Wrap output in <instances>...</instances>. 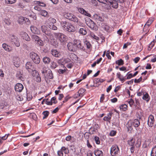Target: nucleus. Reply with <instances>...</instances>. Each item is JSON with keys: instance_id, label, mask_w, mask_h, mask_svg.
Wrapping results in <instances>:
<instances>
[{"instance_id": "1", "label": "nucleus", "mask_w": 156, "mask_h": 156, "mask_svg": "<svg viewBox=\"0 0 156 156\" xmlns=\"http://www.w3.org/2000/svg\"><path fill=\"white\" fill-rule=\"evenodd\" d=\"M61 25L62 29L65 31L69 32H73L75 31V28L71 23L66 21H62Z\"/></svg>"}, {"instance_id": "2", "label": "nucleus", "mask_w": 156, "mask_h": 156, "mask_svg": "<svg viewBox=\"0 0 156 156\" xmlns=\"http://www.w3.org/2000/svg\"><path fill=\"white\" fill-rule=\"evenodd\" d=\"M30 55L34 62L38 64L40 62V58L39 56L34 52H31L30 53Z\"/></svg>"}, {"instance_id": "3", "label": "nucleus", "mask_w": 156, "mask_h": 156, "mask_svg": "<svg viewBox=\"0 0 156 156\" xmlns=\"http://www.w3.org/2000/svg\"><path fill=\"white\" fill-rule=\"evenodd\" d=\"M64 16L67 19L76 23L78 22V20L74 15L68 12L64 13Z\"/></svg>"}, {"instance_id": "4", "label": "nucleus", "mask_w": 156, "mask_h": 156, "mask_svg": "<svg viewBox=\"0 0 156 156\" xmlns=\"http://www.w3.org/2000/svg\"><path fill=\"white\" fill-rule=\"evenodd\" d=\"M9 40L13 44H15L16 47L20 46V43L18 38L16 36L12 35L10 36Z\"/></svg>"}, {"instance_id": "5", "label": "nucleus", "mask_w": 156, "mask_h": 156, "mask_svg": "<svg viewBox=\"0 0 156 156\" xmlns=\"http://www.w3.org/2000/svg\"><path fill=\"white\" fill-rule=\"evenodd\" d=\"M73 43L74 44L75 47L77 48L78 49L81 50L85 49L84 45L80 40L75 39L73 40Z\"/></svg>"}, {"instance_id": "6", "label": "nucleus", "mask_w": 156, "mask_h": 156, "mask_svg": "<svg viewBox=\"0 0 156 156\" xmlns=\"http://www.w3.org/2000/svg\"><path fill=\"white\" fill-rule=\"evenodd\" d=\"M119 152V149L117 145H114L112 146L110 149V153L112 156H116Z\"/></svg>"}, {"instance_id": "7", "label": "nucleus", "mask_w": 156, "mask_h": 156, "mask_svg": "<svg viewBox=\"0 0 156 156\" xmlns=\"http://www.w3.org/2000/svg\"><path fill=\"white\" fill-rule=\"evenodd\" d=\"M55 35L56 38L58 39L61 43L64 42L66 41V36L62 33H55Z\"/></svg>"}, {"instance_id": "8", "label": "nucleus", "mask_w": 156, "mask_h": 156, "mask_svg": "<svg viewBox=\"0 0 156 156\" xmlns=\"http://www.w3.org/2000/svg\"><path fill=\"white\" fill-rule=\"evenodd\" d=\"M154 122V117L152 115H150L148 117L147 124L150 127H152Z\"/></svg>"}, {"instance_id": "9", "label": "nucleus", "mask_w": 156, "mask_h": 156, "mask_svg": "<svg viewBox=\"0 0 156 156\" xmlns=\"http://www.w3.org/2000/svg\"><path fill=\"white\" fill-rule=\"evenodd\" d=\"M87 24L91 29L94 30H97V28L96 25L91 20H90V21L88 23H87Z\"/></svg>"}, {"instance_id": "10", "label": "nucleus", "mask_w": 156, "mask_h": 156, "mask_svg": "<svg viewBox=\"0 0 156 156\" xmlns=\"http://www.w3.org/2000/svg\"><path fill=\"white\" fill-rule=\"evenodd\" d=\"M23 87V86L22 84L18 83L15 85V89L16 92H20L22 91Z\"/></svg>"}, {"instance_id": "11", "label": "nucleus", "mask_w": 156, "mask_h": 156, "mask_svg": "<svg viewBox=\"0 0 156 156\" xmlns=\"http://www.w3.org/2000/svg\"><path fill=\"white\" fill-rule=\"evenodd\" d=\"M26 68L29 72H32V71L34 69V66L32 65V64L30 62H28L26 63Z\"/></svg>"}, {"instance_id": "12", "label": "nucleus", "mask_w": 156, "mask_h": 156, "mask_svg": "<svg viewBox=\"0 0 156 156\" xmlns=\"http://www.w3.org/2000/svg\"><path fill=\"white\" fill-rule=\"evenodd\" d=\"M41 30L42 32L44 34V38L45 39V38H47V37L46 36V35L47 36H49L51 34L49 33L48 31L47 30V27L45 26H42L41 27Z\"/></svg>"}, {"instance_id": "13", "label": "nucleus", "mask_w": 156, "mask_h": 156, "mask_svg": "<svg viewBox=\"0 0 156 156\" xmlns=\"http://www.w3.org/2000/svg\"><path fill=\"white\" fill-rule=\"evenodd\" d=\"M67 46L69 51H75L76 47L74 43H69L68 44Z\"/></svg>"}, {"instance_id": "14", "label": "nucleus", "mask_w": 156, "mask_h": 156, "mask_svg": "<svg viewBox=\"0 0 156 156\" xmlns=\"http://www.w3.org/2000/svg\"><path fill=\"white\" fill-rule=\"evenodd\" d=\"M78 11L80 13L88 17H90L91 15L90 14L87 12L84 9L82 8H78Z\"/></svg>"}, {"instance_id": "15", "label": "nucleus", "mask_w": 156, "mask_h": 156, "mask_svg": "<svg viewBox=\"0 0 156 156\" xmlns=\"http://www.w3.org/2000/svg\"><path fill=\"white\" fill-rule=\"evenodd\" d=\"M154 21L153 18L149 19L147 23L145 24L144 28L143 30L145 29L146 28H148L151 25Z\"/></svg>"}, {"instance_id": "16", "label": "nucleus", "mask_w": 156, "mask_h": 156, "mask_svg": "<svg viewBox=\"0 0 156 156\" xmlns=\"http://www.w3.org/2000/svg\"><path fill=\"white\" fill-rule=\"evenodd\" d=\"M93 17L96 21H103L104 20L103 18L100 15L95 14L94 15Z\"/></svg>"}, {"instance_id": "17", "label": "nucleus", "mask_w": 156, "mask_h": 156, "mask_svg": "<svg viewBox=\"0 0 156 156\" xmlns=\"http://www.w3.org/2000/svg\"><path fill=\"white\" fill-rule=\"evenodd\" d=\"M102 29L105 31L108 32L109 30L110 27L109 26L105 23H101L100 25Z\"/></svg>"}, {"instance_id": "18", "label": "nucleus", "mask_w": 156, "mask_h": 156, "mask_svg": "<svg viewBox=\"0 0 156 156\" xmlns=\"http://www.w3.org/2000/svg\"><path fill=\"white\" fill-rule=\"evenodd\" d=\"M112 114V112L109 113L106 116L104 117L103 120L110 122Z\"/></svg>"}, {"instance_id": "19", "label": "nucleus", "mask_w": 156, "mask_h": 156, "mask_svg": "<svg viewBox=\"0 0 156 156\" xmlns=\"http://www.w3.org/2000/svg\"><path fill=\"white\" fill-rule=\"evenodd\" d=\"M151 140L150 139H146L144 143L143 144V147L144 148H146L148 147L151 143Z\"/></svg>"}, {"instance_id": "20", "label": "nucleus", "mask_w": 156, "mask_h": 156, "mask_svg": "<svg viewBox=\"0 0 156 156\" xmlns=\"http://www.w3.org/2000/svg\"><path fill=\"white\" fill-rule=\"evenodd\" d=\"M30 30L34 34H38L40 33L39 30L34 26H31L30 27Z\"/></svg>"}, {"instance_id": "21", "label": "nucleus", "mask_w": 156, "mask_h": 156, "mask_svg": "<svg viewBox=\"0 0 156 156\" xmlns=\"http://www.w3.org/2000/svg\"><path fill=\"white\" fill-rule=\"evenodd\" d=\"M132 125L135 127H138L140 125V122L138 119H134L132 122Z\"/></svg>"}, {"instance_id": "22", "label": "nucleus", "mask_w": 156, "mask_h": 156, "mask_svg": "<svg viewBox=\"0 0 156 156\" xmlns=\"http://www.w3.org/2000/svg\"><path fill=\"white\" fill-rule=\"evenodd\" d=\"M79 32L80 34L83 35H86L87 33L86 28L84 27L80 28Z\"/></svg>"}, {"instance_id": "23", "label": "nucleus", "mask_w": 156, "mask_h": 156, "mask_svg": "<svg viewBox=\"0 0 156 156\" xmlns=\"http://www.w3.org/2000/svg\"><path fill=\"white\" fill-rule=\"evenodd\" d=\"M28 20L26 18L21 17L18 19V22L20 24L23 23H25Z\"/></svg>"}, {"instance_id": "24", "label": "nucleus", "mask_w": 156, "mask_h": 156, "mask_svg": "<svg viewBox=\"0 0 156 156\" xmlns=\"http://www.w3.org/2000/svg\"><path fill=\"white\" fill-rule=\"evenodd\" d=\"M51 54L56 57H59L60 56V54L55 50H52L51 51Z\"/></svg>"}, {"instance_id": "25", "label": "nucleus", "mask_w": 156, "mask_h": 156, "mask_svg": "<svg viewBox=\"0 0 156 156\" xmlns=\"http://www.w3.org/2000/svg\"><path fill=\"white\" fill-rule=\"evenodd\" d=\"M94 154L96 156H102L103 154V152L98 149H97L94 151Z\"/></svg>"}, {"instance_id": "26", "label": "nucleus", "mask_w": 156, "mask_h": 156, "mask_svg": "<svg viewBox=\"0 0 156 156\" xmlns=\"http://www.w3.org/2000/svg\"><path fill=\"white\" fill-rule=\"evenodd\" d=\"M116 76L119 80L122 81V83H123L126 80V78H123L119 72L117 73Z\"/></svg>"}, {"instance_id": "27", "label": "nucleus", "mask_w": 156, "mask_h": 156, "mask_svg": "<svg viewBox=\"0 0 156 156\" xmlns=\"http://www.w3.org/2000/svg\"><path fill=\"white\" fill-rule=\"evenodd\" d=\"M20 61L19 58L18 57H15L13 58V62L14 65L17 67H19V63Z\"/></svg>"}, {"instance_id": "28", "label": "nucleus", "mask_w": 156, "mask_h": 156, "mask_svg": "<svg viewBox=\"0 0 156 156\" xmlns=\"http://www.w3.org/2000/svg\"><path fill=\"white\" fill-rule=\"evenodd\" d=\"M135 140L134 139L132 138L130 140H129L128 141V144L131 147L134 146L135 143Z\"/></svg>"}, {"instance_id": "29", "label": "nucleus", "mask_w": 156, "mask_h": 156, "mask_svg": "<svg viewBox=\"0 0 156 156\" xmlns=\"http://www.w3.org/2000/svg\"><path fill=\"white\" fill-rule=\"evenodd\" d=\"M118 2L115 0H113V2H112V3H110L111 5H112V6L115 9H117L118 7Z\"/></svg>"}, {"instance_id": "30", "label": "nucleus", "mask_w": 156, "mask_h": 156, "mask_svg": "<svg viewBox=\"0 0 156 156\" xmlns=\"http://www.w3.org/2000/svg\"><path fill=\"white\" fill-rule=\"evenodd\" d=\"M142 98L143 99L147 102H148L150 99V97L147 93H146L145 94H144Z\"/></svg>"}, {"instance_id": "31", "label": "nucleus", "mask_w": 156, "mask_h": 156, "mask_svg": "<svg viewBox=\"0 0 156 156\" xmlns=\"http://www.w3.org/2000/svg\"><path fill=\"white\" fill-rule=\"evenodd\" d=\"M48 27L51 29L54 30H56L57 29V27L53 23H49Z\"/></svg>"}, {"instance_id": "32", "label": "nucleus", "mask_w": 156, "mask_h": 156, "mask_svg": "<svg viewBox=\"0 0 156 156\" xmlns=\"http://www.w3.org/2000/svg\"><path fill=\"white\" fill-rule=\"evenodd\" d=\"M48 73L47 74V77L50 79H52L53 78V74L50 69H48Z\"/></svg>"}, {"instance_id": "33", "label": "nucleus", "mask_w": 156, "mask_h": 156, "mask_svg": "<svg viewBox=\"0 0 156 156\" xmlns=\"http://www.w3.org/2000/svg\"><path fill=\"white\" fill-rule=\"evenodd\" d=\"M43 60V62L45 64H49L51 61L49 57L46 56L44 57Z\"/></svg>"}, {"instance_id": "34", "label": "nucleus", "mask_w": 156, "mask_h": 156, "mask_svg": "<svg viewBox=\"0 0 156 156\" xmlns=\"http://www.w3.org/2000/svg\"><path fill=\"white\" fill-rule=\"evenodd\" d=\"M85 91V89L83 88H81L79 90L78 92L79 93V95H80V97H82L84 95V93Z\"/></svg>"}, {"instance_id": "35", "label": "nucleus", "mask_w": 156, "mask_h": 156, "mask_svg": "<svg viewBox=\"0 0 156 156\" xmlns=\"http://www.w3.org/2000/svg\"><path fill=\"white\" fill-rule=\"evenodd\" d=\"M132 124L131 121H129L126 123V126L127 127L128 131H129L130 130H131L132 129Z\"/></svg>"}, {"instance_id": "36", "label": "nucleus", "mask_w": 156, "mask_h": 156, "mask_svg": "<svg viewBox=\"0 0 156 156\" xmlns=\"http://www.w3.org/2000/svg\"><path fill=\"white\" fill-rule=\"evenodd\" d=\"M16 77L19 80H22L23 78L22 77V74L21 73V72L18 71L16 74Z\"/></svg>"}, {"instance_id": "37", "label": "nucleus", "mask_w": 156, "mask_h": 156, "mask_svg": "<svg viewBox=\"0 0 156 156\" xmlns=\"http://www.w3.org/2000/svg\"><path fill=\"white\" fill-rule=\"evenodd\" d=\"M151 155V156H156V145L152 148Z\"/></svg>"}, {"instance_id": "38", "label": "nucleus", "mask_w": 156, "mask_h": 156, "mask_svg": "<svg viewBox=\"0 0 156 156\" xmlns=\"http://www.w3.org/2000/svg\"><path fill=\"white\" fill-rule=\"evenodd\" d=\"M127 106L126 104L122 105L120 107V109L122 111H126L127 109Z\"/></svg>"}, {"instance_id": "39", "label": "nucleus", "mask_w": 156, "mask_h": 156, "mask_svg": "<svg viewBox=\"0 0 156 156\" xmlns=\"http://www.w3.org/2000/svg\"><path fill=\"white\" fill-rule=\"evenodd\" d=\"M2 47L6 51H10L11 50L10 46L5 44H3Z\"/></svg>"}, {"instance_id": "40", "label": "nucleus", "mask_w": 156, "mask_h": 156, "mask_svg": "<svg viewBox=\"0 0 156 156\" xmlns=\"http://www.w3.org/2000/svg\"><path fill=\"white\" fill-rule=\"evenodd\" d=\"M58 66L57 63L55 62H52L51 63L50 67L52 69H55Z\"/></svg>"}, {"instance_id": "41", "label": "nucleus", "mask_w": 156, "mask_h": 156, "mask_svg": "<svg viewBox=\"0 0 156 156\" xmlns=\"http://www.w3.org/2000/svg\"><path fill=\"white\" fill-rule=\"evenodd\" d=\"M24 36H23V38L27 41H30V39L28 35L26 33H24Z\"/></svg>"}, {"instance_id": "42", "label": "nucleus", "mask_w": 156, "mask_h": 156, "mask_svg": "<svg viewBox=\"0 0 156 156\" xmlns=\"http://www.w3.org/2000/svg\"><path fill=\"white\" fill-rule=\"evenodd\" d=\"M40 14L46 17L48 15V12L45 10H41L40 12Z\"/></svg>"}, {"instance_id": "43", "label": "nucleus", "mask_w": 156, "mask_h": 156, "mask_svg": "<svg viewBox=\"0 0 156 156\" xmlns=\"http://www.w3.org/2000/svg\"><path fill=\"white\" fill-rule=\"evenodd\" d=\"M116 64L118 65H122L124 64L123 61L121 59L119 60H118L115 62Z\"/></svg>"}, {"instance_id": "44", "label": "nucleus", "mask_w": 156, "mask_h": 156, "mask_svg": "<svg viewBox=\"0 0 156 156\" xmlns=\"http://www.w3.org/2000/svg\"><path fill=\"white\" fill-rule=\"evenodd\" d=\"M49 112L48 111H44L43 112V114L44 115V116L43 117V119H44L46 118L48 115Z\"/></svg>"}, {"instance_id": "45", "label": "nucleus", "mask_w": 156, "mask_h": 156, "mask_svg": "<svg viewBox=\"0 0 156 156\" xmlns=\"http://www.w3.org/2000/svg\"><path fill=\"white\" fill-rule=\"evenodd\" d=\"M90 35L91 37L93 38L97 41L99 40V38L95 35L93 33H91L90 34Z\"/></svg>"}, {"instance_id": "46", "label": "nucleus", "mask_w": 156, "mask_h": 156, "mask_svg": "<svg viewBox=\"0 0 156 156\" xmlns=\"http://www.w3.org/2000/svg\"><path fill=\"white\" fill-rule=\"evenodd\" d=\"M84 43L85 45L86 46L87 48L89 49L90 48L91 46V45L90 42L86 40L84 41Z\"/></svg>"}, {"instance_id": "47", "label": "nucleus", "mask_w": 156, "mask_h": 156, "mask_svg": "<svg viewBox=\"0 0 156 156\" xmlns=\"http://www.w3.org/2000/svg\"><path fill=\"white\" fill-rule=\"evenodd\" d=\"M34 79H35L36 81L38 82H40L41 81V78L39 76V75L36 76L34 77Z\"/></svg>"}, {"instance_id": "48", "label": "nucleus", "mask_w": 156, "mask_h": 156, "mask_svg": "<svg viewBox=\"0 0 156 156\" xmlns=\"http://www.w3.org/2000/svg\"><path fill=\"white\" fill-rule=\"evenodd\" d=\"M32 75L34 77L39 74L38 72L37 71L34 70V69L33 71H32Z\"/></svg>"}, {"instance_id": "49", "label": "nucleus", "mask_w": 156, "mask_h": 156, "mask_svg": "<svg viewBox=\"0 0 156 156\" xmlns=\"http://www.w3.org/2000/svg\"><path fill=\"white\" fill-rule=\"evenodd\" d=\"M27 98L28 101L30 100L32 98L31 94L30 93H27Z\"/></svg>"}, {"instance_id": "50", "label": "nucleus", "mask_w": 156, "mask_h": 156, "mask_svg": "<svg viewBox=\"0 0 156 156\" xmlns=\"http://www.w3.org/2000/svg\"><path fill=\"white\" fill-rule=\"evenodd\" d=\"M66 71V69L65 68L63 69H59L58 70V72L60 74H63Z\"/></svg>"}, {"instance_id": "51", "label": "nucleus", "mask_w": 156, "mask_h": 156, "mask_svg": "<svg viewBox=\"0 0 156 156\" xmlns=\"http://www.w3.org/2000/svg\"><path fill=\"white\" fill-rule=\"evenodd\" d=\"M16 0H5L6 3L9 4H12L15 3Z\"/></svg>"}, {"instance_id": "52", "label": "nucleus", "mask_w": 156, "mask_h": 156, "mask_svg": "<svg viewBox=\"0 0 156 156\" xmlns=\"http://www.w3.org/2000/svg\"><path fill=\"white\" fill-rule=\"evenodd\" d=\"M49 20L50 22V23L54 24L56 23V20L55 19L52 18H50L49 19Z\"/></svg>"}, {"instance_id": "53", "label": "nucleus", "mask_w": 156, "mask_h": 156, "mask_svg": "<svg viewBox=\"0 0 156 156\" xmlns=\"http://www.w3.org/2000/svg\"><path fill=\"white\" fill-rule=\"evenodd\" d=\"M40 37L36 35H32L31 36V38L32 39L34 40L35 41L38 39Z\"/></svg>"}, {"instance_id": "54", "label": "nucleus", "mask_w": 156, "mask_h": 156, "mask_svg": "<svg viewBox=\"0 0 156 156\" xmlns=\"http://www.w3.org/2000/svg\"><path fill=\"white\" fill-rule=\"evenodd\" d=\"M104 80L101 78H96L95 79V81L97 83H102L104 81Z\"/></svg>"}, {"instance_id": "55", "label": "nucleus", "mask_w": 156, "mask_h": 156, "mask_svg": "<svg viewBox=\"0 0 156 156\" xmlns=\"http://www.w3.org/2000/svg\"><path fill=\"white\" fill-rule=\"evenodd\" d=\"M4 22L6 24L8 25H10L11 23V21L9 19H5Z\"/></svg>"}, {"instance_id": "56", "label": "nucleus", "mask_w": 156, "mask_h": 156, "mask_svg": "<svg viewBox=\"0 0 156 156\" xmlns=\"http://www.w3.org/2000/svg\"><path fill=\"white\" fill-rule=\"evenodd\" d=\"M94 140L95 141V142L97 144H99L100 143V141L99 140V138L97 136L94 137Z\"/></svg>"}, {"instance_id": "57", "label": "nucleus", "mask_w": 156, "mask_h": 156, "mask_svg": "<svg viewBox=\"0 0 156 156\" xmlns=\"http://www.w3.org/2000/svg\"><path fill=\"white\" fill-rule=\"evenodd\" d=\"M37 4L39 5V6H41L42 7H45L46 6V4L43 2H37Z\"/></svg>"}, {"instance_id": "58", "label": "nucleus", "mask_w": 156, "mask_h": 156, "mask_svg": "<svg viewBox=\"0 0 156 156\" xmlns=\"http://www.w3.org/2000/svg\"><path fill=\"white\" fill-rule=\"evenodd\" d=\"M128 103H129V105L130 107H132L133 105L134 102L133 100L132 99H131L128 101Z\"/></svg>"}, {"instance_id": "59", "label": "nucleus", "mask_w": 156, "mask_h": 156, "mask_svg": "<svg viewBox=\"0 0 156 156\" xmlns=\"http://www.w3.org/2000/svg\"><path fill=\"white\" fill-rule=\"evenodd\" d=\"M49 69L48 68H46L45 67L44 68H43V70L42 72V73H48V69Z\"/></svg>"}, {"instance_id": "60", "label": "nucleus", "mask_w": 156, "mask_h": 156, "mask_svg": "<svg viewBox=\"0 0 156 156\" xmlns=\"http://www.w3.org/2000/svg\"><path fill=\"white\" fill-rule=\"evenodd\" d=\"M71 56L73 58V59H72L73 60L75 61L78 60V57L75 54H73Z\"/></svg>"}, {"instance_id": "61", "label": "nucleus", "mask_w": 156, "mask_h": 156, "mask_svg": "<svg viewBox=\"0 0 156 156\" xmlns=\"http://www.w3.org/2000/svg\"><path fill=\"white\" fill-rule=\"evenodd\" d=\"M116 132L115 130H112L109 133V135L111 136H113L115 135Z\"/></svg>"}, {"instance_id": "62", "label": "nucleus", "mask_w": 156, "mask_h": 156, "mask_svg": "<svg viewBox=\"0 0 156 156\" xmlns=\"http://www.w3.org/2000/svg\"><path fill=\"white\" fill-rule=\"evenodd\" d=\"M142 80V77H140L139 79H135L134 80V82L135 83H139L140 81H141Z\"/></svg>"}, {"instance_id": "63", "label": "nucleus", "mask_w": 156, "mask_h": 156, "mask_svg": "<svg viewBox=\"0 0 156 156\" xmlns=\"http://www.w3.org/2000/svg\"><path fill=\"white\" fill-rule=\"evenodd\" d=\"M127 77L126 79H129L132 77L133 76L132 73L128 74V73L126 74Z\"/></svg>"}, {"instance_id": "64", "label": "nucleus", "mask_w": 156, "mask_h": 156, "mask_svg": "<svg viewBox=\"0 0 156 156\" xmlns=\"http://www.w3.org/2000/svg\"><path fill=\"white\" fill-rule=\"evenodd\" d=\"M155 43H156V41L154 40L150 43L149 47L152 48L154 46Z\"/></svg>"}]
</instances>
